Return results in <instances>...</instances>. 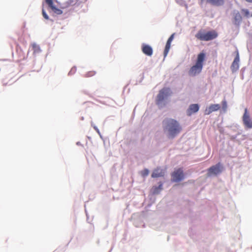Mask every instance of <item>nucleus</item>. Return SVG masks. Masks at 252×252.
Instances as JSON below:
<instances>
[{"label":"nucleus","instance_id":"1","mask_svg":"<svg viewBox=\"0 0 252 252\" xmlns=\"http://www.w3.org/2000/svg\"><path fill=\"white\" fill-rule=\"evenodd\" d=\"M163 128L167 133L168 137L173 138L182 130V127L176 120L173 119H165L163 122Z\"/></svg>","mask_w":252,"mask_h":252},{"label":"nucleus","instance_id":"2","mask_svg":"<svg viewBox=\"0 0 252 252\" xmlns=\"http://www.w3.org/2000/svg\"><path fill=\"white\" fill-rule=\"evenodd\" d=\"M205 59V54L204 53H200L197 55L195 64L191 66L189 71V74L190 76H195L201 72Z\"/></svg>","mask_w":252,"mask_h":252},{"label":"nucleus","instance_id":"3","mask_svg":"<svg viewBox=\"0 0 252 252\" xmlns=\"http://www.w3.org/2000/svg\"><path fill=\"white\" fill-rule=\"evenodd\" d=\"M218 34L215 30L206 32L204 30H199L195 34V37L200 40L208 41L216 38Z\"/></svg>","mask_w":252,"mask_h":252},{"label":"nucleus","instance_id":"4","mask_svg":"<svg viewBox=\"0 0 252 252\" xmlns=\"http://www.w3.org/2000/svg\"><path fill=\"white\" fill-rule=\"evenodd\" d=\"M172 92L169 88H164L159 91L156 98V104L160 107L165 105L166 103L164 102V100L170 96Z\"/></svg>","mask_w":252,"mask_h":252},{"label":"nucleus","instance_id":"5","mask_svg":"<svg viewBox=\"0 0 252 252\" xmlns=\"http://www.w3.org/2000/svg\"><path fill=\"white\" fill-rule=\"evenodd\" d=\"M223 169V166L220 162L215 165L212 166L207 170V176H216L220 174Z\"/></svg>","mask_w":252,"mask_h":252},{"label":"nucleus","instance_id":"6","mask_svg":"<svg viewBox=\"0 0 252 252\" xmlns=\"http://www.w3.org/2000/svg\"><path fill=\"white\" fill-rule=\"evenodd\" d=\"M172 181L174 182H178L183 180L185 178L183 170L182 168L175 169L171 174Z\"/></svg>","mask_w":252,"mask_h":252},{"label":"nucleus","instance_id":"7","mask_svg":"<svg viewBox=\"0 0 252 252\" xmlns=\"http://www.w3.org/2000/svg\"><path fill=\"white\" fill-rule=\"evenodd\" d=\"M243 122L245 127L247 128H252V119L251 118L247 108H245V112L242 118Z\"/></svg>","mask_w":252,"mask_h":252},{"label":"nucleus","instance_id":"8","mask_svg":"<svg viewBox=\"0 0 252 252\" xmlns=\"http://www.w3.org/2000/svg\"><path fill=\"white\" fill-rule=\"evenodd\" d=\"M240 61L239 55L238 51H236V55L234 58L233 62H232L230 68L233 72L237 71L239 68V63Z\"/></svg>","mask_w":252,"mask_h":252},{"label":"nucleus","instance_id":"9","mask_svg":"<svg viewBox=\"0 0 252 252\" xmlns=\"http://www.w3.org/2000/svg\"><path fill=\"white\" fill-rule=\"evenodd\" d=\"M142 52L148 56H151L153 55V50L151 46L146 44H143L141 46Z\"/></svg>","mask_w":252,"mask_h":252},{"label":"nucleus","instance_id":"10","mask_svg":"<svg viewBox=\"0 0 252 252\" xmlns=\"http://www.w3.org/2000/svg\"><path fill=\"white\" fill-rule=\"evenodd\" d=\"M220 108V106L219 104H212L205 110V115H209L214 111L219 110Z\"/></svg>","mask_w":252,"mask_h":252},{"label":"nucleus","instance_id":"11","mask_svg":"<svg viewBox=\"0 0 252 252\" xmlns=\"http://www.w3.org/2000/svg\"><path fill=\"white\" fill-rule=\"evenodd\" d=\"M199 108V106L197 104H192L189 105V108L187 110V115L191 116L193 113L197 112Z\"/></svg>","mask_w":252,"mask_h":252},{"label":"nucleus","instance_id":"12","mask_svg":"<svg viewBox=\"0 0 252 252\" xmlns=\"http://www.w3.org/2000/svg\"><path fill=\"white\" fill-rule=\"evenodd\" d=\"M174 35H175V33H173L169 37V38L168 39V40L167 41V42H166V45H165V49H164V57H165L167 56V55L168 54V53L169 52V51L170 50V46H171V43L172 40L174 39Z\"/></svg>","mask_w":252,"mask_h":252},{"label":"nucleus","instance_id":"13","mask_svg":"<svg viewBox=\"0 0 252 252\" xmlns=\"http://www.w3.org/2000/svg\"><path fill=\"white\" fill-rule=\"evenodd\" d=\"M45 2L55 13L58 15L62 14L63 11L54 5L53 0H45Z\"/></svg>","mask_w":252,"mask_h":252},{"label":"nucleus","instance_id":"14","mask_svg":"<svg viewBox=\"0 0 252 252\" xmlns=\"http://www.w3.org/2000/svg\"><path fill=\"white\" fill-rule=\"evenodd\" d=\"M165 171L163 169H161L159 168H157L153 171L152 174V177L153 178H158L163 177L164 175Z\"/></svg>","mask_w":252,"mask_h":252},{"label":"nucleus","instance_id":"15","mask_svg":"<svg viewBox=\"0 0 252 252\" xmlns=\"http://www.w3.org/2000/svg\"><path fill=\"white\" fill-rule=\"evenodd\" d=\"M207 2L214 6H220L224 3V0H207Z\"/></svg>","mask_w":252,"mask_h":252},{"label":"nucleus","instance_id":"16","mask_svg":"<svg viewBox=\"0 0 252 252\" xmlns=\"http://www.w3.org/2000/svg\"><path fill=\"white\" fill-rule=\"evenodd\" d=\"M32 48L34 54L39 53L41 51L39 46L35 43L32 44Z\"/></svg>","mask_w":252,"mask_h":252},{"label":"nucleus","instance_id":"17","mask_svg":"<svg viewBox=\"0 0 252 252\" xmlns=\"http://www.w3.org/2000/svg\"><path fill=\"white\" fill-rule=\"evenodd\" d=\"M162 189V184L160 183L158 187H154L153 188V192L154 194L158 193L159 191Z\"/></svg>","mask_w":252,"mask_h":252},{"label":"nucleus","instance_id":"18","mask_svg":"<svg viewBox=\"0 0 252 252\" xmlns=\"http://www.w3.org/2000/svg\"><path fill=\"white\" fill-rule=\"evenodd\" d=\"M96 74V72L94 71H88L85 74V77H90L94 76Z\"/></svg>","mask_w":252,"mask_h":252},{"label":"nucleus","instance_id":"19","mask_svg":"<svg viewBox=\"0 0 252 252\" xmlns=\"http://www.w3.org/2000/svg\"><path fill=\"white\" fill-rule=\"evenodd\" d=\"M149 173V171L148 169H145L141 171V174L143 177H146L148 175Z\"/></svg>","mask_w":252,"mask_h":252},{"label":"nucleus","instance_id":"20","mask_svg":"<svg viewBox=\"0 0 252 252\" xmlns=\"http://www.w3.org/2000/svg\"><path fill=\"white\" fill-rule=\"evenodd\" d=\"M227 102L226 100H224L222 101V109L224 111H225L227 109Z\"/></svg>","mask_w":252,"mask_h":252},{"label":"nucleus","instance_id":"21","mask_svg":"<svg viewBox=\"0 0 252 252\" xmlns=\"http://www.w3.org/2000/svg\"><path fill=\"white\" fill-rule=\"evenodd\" d=\"M242 13L244 14V15L246 17H249L250 15V12L248 9H242Z\"/></svg>","mask_w":252,"mask_h":252},{"label":"nucleus","instance_id":"22","mask_svg":"<svg viewBox=\"0 0 252 252\" xmlns=\"http://www.w3.org/2000/svg\"><path fill=\"white\" fill-rule=\"evenodd\" d=\"M234 19L236 21H240L241 20V16L240 14L239 13H237L235 16Z\"/></svg>","mask_w":252,"mask_h":252},{"label":"nucleus","instance_id":"23","mask_svg":"<svg viewBox=\"0 0 252 252\" xmlns=\"http://www.w3.org/2000/svg\"><path fill=\"white\" fill-rule=\"evenodd\" d=\"M42 13L43 16L44 17V18L45 19H46L47 20L49 19L48 16L47 15L46 12L45 11V10L43 9L42 10Z\"/></svg>","mask_w":252,"mask_h":252},{"label":"nucleus","instance_id":"24","mask_svg":"<svg viewBox=\"0 0 252 252\" xmlns=\"http://www.w3.org/2000/svg\"><path fill=\"white\" fill-rule=\"evenodd\" d=\"M94 128L96 130V131L98 133V134H100V132H99V129H98V128L95 126H94Z\"/></svg>","mask_w":252,"mask_h":252},{"label":"nucleus","instance_id":"25","mask_svg":"<svg viewBox=\"0 0 252 252\" xmlns=\"http://www.w3.org/2000/svg\"><path fill=\"white\" fill-rule=\"evenodd\" d=\"M245 0L249 2H252V0Z\"/></svg>","mask_w":252,"mask_h":252}]
</instances>
